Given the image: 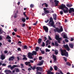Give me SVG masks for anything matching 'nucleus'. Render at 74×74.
<instances>
[{"mask_svg": "<svg viewBox=\"0 0 74 74\" xmlns=\"http://www.w3.org/2000/svg\"><path fill=\"white\" fill-rule=\"evenodd\" d=\"M15 59V58H14V56H12L11 57H10L9 58V61H10L11 60H12V61L14 60V59Z\"/></svg>", "mask_w": 74, "mask_h": 74, "instance_id": "12", "label": "nucleus"}, {"mask_svg": "<svg viewBox=\"0 0 74 74\" xmlns=\"http://www.w3.org/2000/svg\"><path fill=\"white\" fill-rule=\"evenodd\" d=\"M29 62H30V63H34V61L33 60H30Z\"/></svg>", "mask_w": 74, "mask_h": 74, "instance_id": "43", "label": "nucleus"}, {"mask_svg": "<svg viewBox=\"0 0 74 74\" xmlns=\"http://www.w3.org/2000/svg\"><path fill=\"white\" fill-rule=\"evenodd\" d=\"M4 53H8V51L5 50L4 51Z\"/></svg>", "mask_w": 74, "mask_h": 74, "instance_id": "56", "label": "nucleus"}, {"mask_svg": "<svg viewBox=\"0 0 74 74\" xmlns=\"http://www.w3.org/2000/svg\"><path fill=\"white\" fill-rule=\"evenodd\" d=\"M54 25V22L53 21L52 22V23L50 24V25H51V26H53V25Z\"/></svg>", "mask_w": 74, "mask_h": 74, "instance_id": "42", "label": "nucleus"}, {"mask_svg": "<svg viewBox=\"0 0 74 74\" xmlns=\"http://www.w3.org/2000/svg\"><path fill=\"white\" fill-rule=\"evenodd\" d=\"M37 74H42V73H41L40 72H38Z\"/></svg>", "mask_w": 74, "mask_h": 74, "instance_id": "59", "label": "nucleus"}, {"mask_svg": "<svg viewBox=\"0 0 74 74\" xmlns=\"http://www.w3.org/2000/svg\"><path fill=\"white\" fill-rule=\"evenodd\" d=\"M31 68L33 70H34L36 69V66H34V67H32V66H31Z\"/></svg>", "mask_w": 74, "mask_h": 74, "instance_id": "28", "label": "nucleus"}, {"mask_svg": "<svg viewBox=\"0 0 74 74\" xmlns=\"http://www.w3.org/2000/svg\"><path fill=\"white\" fill-rule=\"evenodd\" d=\"M44 5H45L46 7H48V4H47L46 3H45Z\"/></svg>", "mask_w": 74, "mask_h": 74, "instance_id": "50", "label": "nucleus"}, {"mask_svg": "<svg viewBox=\"0 0 74 74\" xmlns=\"http://www.w3.org/2000/svg\"><path fill=\"white\" fill-rule=\"evenodd\" d=\"M16 72H19V69H18V68H17L16 70Z\"/></svg>", "mask_w": 74, "mask_h": 74, "instance_id": "41", "label": "nucleus"}, {"mask_svg": "<svg viewBox=\"0 0 74 74\" xmlns=\"http://www.w3.org/2000/svg\"><path fill=\"white\" fill-rule=\"evenodd\" d=\"M52 26L56 29H54V31L55 33H56V32L60 33V32H62L63 31V28H62V26H61V28L60 29L58 27L56 28L55 27V25H52Z\"/></svg>", "mask_w": 74, "mask_h": 74, "instance_id": "2", "label": "nucleus"}, {"mask_svg": "<svg viewBox=\"0 0 74 74\" xmlns=\"http://www.w3.org/2000/svg\"><path fill=\"white\" fill-rule=\"evenodd\" d=\"M55 52V54L56 55H58V52L57 51H56L55 50L54 51Z\"/></svg>", "mask_w": 74, "mask_h": 74, "instance_id": "44", "label": "nucleus"}, {"mask_svg": "<svg viewBox=\"0 0 74 74\" xmlns=\"http://www.w3.org/2000/svg\"><path fill=\"white\" fill-rule=\"evenodd\" d=\"M13 66L14 67V68H15V67H19V66L18 65H14Z\"/></svg>", "mask_w": 74, "mask_h": 74, "instance_id": "35", "label": "nucleus"}, {"mask_svg": "<svg viewBox=\"0 0 74 74\" xmlns=\"http://www.w3.org/2000/svg\"><path fill=\"white\" fill-rule=\"evenodd\" d=\"M21 20L23 22H26V19L25 18H22L21 19Z\"/></svg>", "mask_w": 74, "mask_h": 74, "instance_id": "26", "label": "nucleus"}, {"mask_svg": "<svg viewBox=\"0 0 74 74\" xmlns=\"http://www.w3.org/2000/svg\"><path fill=\"white\" fill-rule=\"evenodd\" d=\"M13 69H14V66H11V67H10V69H11V70H12Z\"/></svg>", "mask_w": 74, "mask_h": 74, "instance_id": "57", "label": "nucleus"}, {"mask_svg": "<svg viewBox=\"0 0 74 74\" xmlns=\"http://www.w3.org/2000/svg\"><path fill=\"white\" fill-rule=\"evenodd\" d=\"M16 17H17V15H16V14H15L14 16V18H16Z\"/></svg>", "mask_w": 74, "mask_h": 74, "instance_id": "53", "label": "nucleus"}, {"mask_svg": "<svg viewBox=\"0 0 74 74\" xmlns=\"http://www.w3.org/2000/svg\"><path fill=\"white\" fill-rule=\"evenodd\" d=\"M43 28L46 33H47L48 32V28L45 26H44L43 27Z\"/></svg>", "mask_w": 74, "mask_h": 74, "instance_id": "7", "label": "nucleus"}, {"mask_svg": "<svg viewBox=\"0 0 74 74\" xmlns=\"http://www.w3.org/2000/svg\"><path fill=\"white\" fill-rule=\"evenodd\" d=\"M60 14H61V15H63V11H60Z\"/></svg>", "mask_w": 74, "mask_h": 74, "instance_id": "52", "label": "nucleus"}, {"mask_svg": "<svg viewBox=\"0 0 74 74\" xmlns=\"http://www.w3.org/2000/svg\"><path fill=\"white\" fill-rule=\"evenodd\" d=\"M36 69L37 71H42V68L40 67H36Z\"/></svg>", "mask_w": 74, "mask_h": 74, "instance_id": "10", "label": "nucleus"}, {"mask_svg": "<svg viewBox=\"0 0 74 74\" xmlns=\"http://www.w3.org/2000/svg\"><path fill=\"white\" fill-rule=\"evenodd\" d=\"M53 22V18H52V17H51L49 18V24H50V23H51V22Z\"/></svg>", "mask_w": 74, "mask_h": 74, "instance_id": "19", "label": "nucleus"}, {"mask_svg": "<svg viewBox=\"0 0 74 74\" xmlns=\"http://www.w3.org/2000/svg\"><path fill=\"white\" fill-rule=\"evenodd\" d=\"M55 45L56 47H58V46H59V44H58V43L56 41L55 42Z\"/></svg>", "mask_w": 74, "mask_h": 74, "instance_id": "29", "label": "nucleus"}, {"mask_svg": "<svg viewBox=\"0 0 74 74\" xmlns=\"http://www.w3.org/2000/svg\"><path fill=\"white\" fill-rule=\"evenodd\" d=\"M66 6H67V7H71L73 6V4H68L66 5Z\"/></svg>", "mask_w": 74, "mask_h": 74, "instance_id": "20", "label": "nucleus"}, {"mask_svg": "<svg viewBox=\"0 0 74 74\" xmlns=\"http://www.w3.org/2000/svg\"><path fill=\"white\" fill-rule=\"evenodd\" d=\"M6 39H11V37L9 35H8L7 37H6Z\"/></svg>", "mask_w": 74, "mask_h": 74, "instance_id": "31", "label": "nucleus"}, {"mask_svg": "<svg viewBox=\"0 0 74 74\" xmlns=\"http://www.w3.org/2000/svg\"><path fill=\"white\" fill-rule=\"evenodd\" d=\"M60 51L61 52V54L62 56H69V53L68 52H67L66 50H63L62 48L60 49Z\"/></svg>", "mask_w": 74, "mask_h": 74, "instance_id": "3", "label": "nucleus"}, {"mask_svg": "<svg viewBox=\"0 0 74 74\" xmlns=\"http://www.w3.org/2000/svg\"><path fill=\"white\" fill-rule=\"evenodd\" d=\"M11 67V65H9V66H8V68H10Z\"/></svg>", "mask_w": 74, "mask_h": 74, "instance_id": "62", "label": "nucleus"}, {"mask_svg": "<svg viewBox=\"0 0 74 74\" xmlns=\"http://www.w3.org/2000/svg\"><path fill=\"white\" fill-rule=\"evenodd\" d=\"M37 55V52L36 51H33L32 53L29 52L28 53V56L29 59H33V56L36 55Z\"/></svg>", "mask_w": 74, "mask_h": 74, "instance_id": "4", "label": "nucleus"}, {"mask_svg": "<svg viewBox=\"0 0 74 74\" xmlns=\"http://www.w3.org/2000/svg\"><path fill=\"white\" fill-rule=\"evenodd\" d=\"M5 72H6V74H9V73H11V71L10 70H5Z\"/></svg>", "mask_w": 74, "mask_h": 74, "instance_id": "14", "label": "nucleus"}, {"mask_svg": "<svg viewBox=\"0 0 74 74\" xmlns=\"http://www.w3.org/2000/svg\"><path fill=\"white\" fill-rule=\"evenodd\" d=\"M34 5L32 4H31V5H30V8H33V7H34Z\"/></svg>", "mask_w": 74, "mask_h": 74, "instance_id": "38", "label": "nucleus"}, {"mask_svg": "<svg viewBox=\"0 0 74 74\" xmlns=\"http://www.w3.org/2000/svg\"><path fill=\"white\" fill-rule=\"evenodd\" d=\"M49 19L47 20V21H45V23H48V22H49Z\"/></svg>", "mask_w": 74, "mask_h": 74, "instance_id": "58", "label": "nucleus"}, {"mask_svg": "<svg viewBox=\"0 0 74 74\" xmlns=\"http://www.w3.org/2000/svg\"><path fill=\"white\" fill-rule=\"evenodd\" d=\"M13 30L14 31V32H17V29L16 28L14 29Z\"/></svg>", "mask_w": 74, "mask_h": 74, "instance_id": "54", "label": "nucleus"}, {"mask_svg": "<svg viewBox=\"0 0 74 74\" xmlns=\"http://www.w3.org/2000/svg\"><path fill=\"white\" fill-rule=\"evenodd\" d=\"M17 50L18 51H21V49L20 48H17Z\"/></svg>", "mask_w": 74, "mask_h": 74, "instance_id": "46", "label": "nucleus"}, {"mask_svg": "<svg viewBox=\"0 0 74 74\" xmlns=\"http://www.w3.org/2000/svg\"><path fill=\"white\" fill-rule=\"evenodd\" d=\"M42 42V39L40 38L38 39V43L39 44H41V43Z\"/></svg>", "mask_w": 74, "mask_h": 74, "instance_id": "17", "label": "nucleus"}, {"mask_svg": "<svg viewBox=\"0 0 74 74\" xmlns=\"http://www.w3.org/2000/svg\"><path fill=\"white\" fill-rule=\"evenodd\" d=\"M45 43L44 42H43L42 43V45H41V46L43 47H45Z\"/></svg>", "mask_w": 74, "mask_h": 74, "instance_id": "34", "label": "nucleus"}, {"mask_svg": "<svg viewBox=\"0 0 74 74\" xmlns=\"http://www.w3.org/2000/svg\"><path fill=\"white\" fill-rule=\"evenodd\" d=\"M42 56L39 57V60H42Z\"/></svg>", "mask_w": 74, "mask_h": 74, "instance_id": "45", "label": "nucleus"}, {"mask_svg": "<svg viewBox=\"0 0 74 74\" xmlns=\"http://www.w3.org/2000/svg\"><path fill=\"white\" fill-rule=\"evenodd\" d=\"M25 24H22V27H25Z\"/></svg>", "mask_w": 74, "mask_h": 74, "instance_id": "63", "label": "nucleus"}, {"mask_svg": "<svg viewBox=\"0 0 74 74\" xmlns=\"http://www.w3.org/2000/svg\"><path fill=\"white\" fill-rule=\"evenodd\" d=\"M51 45L53 46H54V45H55V43H54L53 42H52L51 43Z\"/></svg>", "mask_w": 74, "mask_h": 74, "instance_id": "61", "label": "nucleus"}, {"mask_svg": "<svg viewBox=\"0 0 74 74\" xmlns=\"http://www.w3.org/2000/svg\"><path fill=\"white\" fill-rule=\"evenodd\" d=\"M63 47L64 48H65L68 51H69L70 50V48H69V46H68V45H64Z\"/></svg>", "mask_w": 74, "mask_h": 74, "instance_id": "8", "label": "nucleus"}, {"mask_svg": "<svg viewBox=\"0 0 74 74\" xmlns=\"http://www.w3.org/2000/svg\"><path fill=\"white\" fill-rule=\"evenodd\" d=\"M21 69H23L24 68V66H24V65L23 64H21Z\"/></svg>", "mask_w": 74, "mask_h": 74, "instance_id": "32", "label": "nucleus"}, {"mask_svg": "<svg viewBox=\"0 0 74 74\" xmlns=\"http://www.w3.org/2000/svg\"><path fill=\"white\" fill-rule=\"evenodd\" d=\"M63 38H67V37L66 36V35L64 34L63 36Z\"/></svg>", "mask_w": 74, "mask_h": 74, "instance_id": "36", "label": "nucleus"}, {"mask_svg": "<svg viewBox=\"0 0 74 74\" xmlns=\"http://www.w3.org/2000/svg\"><path fill=\"white\" fill-rule=\"evenodd\" d=\"M40 49V48H39V47H36V51H38V49Z\"/></svg>", "mask_w": 74, "mask_h": 74, "instance_id": "33", "label": "nucleus"}, {"mask_svg": "<svg viewBox=\"0 0 74 74\" xmlns=\"http://www.w3.org/2000/svg\"><path fill=\"white\" fill-rule=\"evenodd\" d=\"M47 74H51V71L49 70L48 71H47Z\"/></svg>", "mask_w": 74, "mask_h": 74, "instance_id": "37", "label": "nucleus"}, {"mask_svg": "<svg viewBox=\"0 0 74 74\" xmlns=\"http://www.w3.org/2000/svg\"><path fill=\"white\" fill-rule=\"evenodd\" d=\"M49 42V40H47L46 42V43H48V42Z\"/></svg>", "mask_w": 74, "mask_h": 74, "instance_id": "64", "label": "nucleus"}, {"mask_svg": "<svg viewBox=\"0 0 74 74\" xmlns=\"http://www.w3.org/2000/svg\"><path fill=\"white\" fill-rule=\"evenodd\" d=\"M41 62H40L39 63L37 64V66H42V64H43V63L44 62V60H41Z\"/></svg>", "mask_w": 74, "mask_h": 74, "instance_id": "15", "label": "nucleus"}, {"mask_svg": "<svg viewBox=\"0 0 74 74\" xmlns=\"http://www.w3.org/2000/svg\"><path fill=\"white\" fill-rule=\"evenodd\" d=\"M69 46L71 48H73L74 47V45L72 43H70L69 45Z\"/></svg>", "mask_w": 74, "mask_h": 74, "instance_id": "22", "label": "nucleus"}, {"mask_svg": "<svg viewBox=\"0 0 74 74\" xmlns=\"http://www.w3.org/2000/svg\"><path fill=\"white\" fill-rule=\"evenodd\" d=\"M1 60H4V59H5V57L4 55L2 54L1 56Z\"/></svg>", "mask_w": 74, "mask_h": 74, "instance_id": "13", "label": "nucleus"}, {"mask_svg": "<svg viewBox=\"0 0 74 74\" xmlns=\"http://www.w3.org/2000/svg\"><path fill=\"white\" fill-rule=\"evenodd\" d=\"M53 59H54V62H55L56 61V56L54 54L53 55Z\"/></svg>", "mask_w": 74, "mask_h": 74, "instance_id": "11", "label": "nucleus"}, {"mask_svg": "<svg viewBox=\"0 0 74 74\" xmlns=\"http://www.w3.org/2000/svg\"><path fill=\"white\" fill-rule=\"evenodd\" d=\"M30 64V62H25V64L27 66V65H28V64Z\"/></svg>", "mask_w": 74, "mask_h": 74, "instance_id": "30", "label": "nucleus"}, {"mask_svg": "<svg viewBox=\"0 0 74 74\" xmlns=\"http://www.w3.org/2000/svg\"><path fill=\"white\" fill-rule=\"evenodd\" d=\"M53 18L54 20H56V17L57 16L56 14H53Z\"/></svg>", "mask_w": 74, "mask_h": 74, "instance_id": "18", "label": "nucleus"}, {"mask_svg": "<svg viewBox=\"0 0 74 74\" xmlns=\"http://www.w3.org/2000/svg\"><path fill=\"white\" fill-rule=\"evenodd\" d=\"M4 33L5 34H6V33H5V32H3V31L2 30V29H0V34H2V33Z\"/></svg>", "mask_w": 74, "mask_h": 74, "instance_id": "23", "label": "nucleus"}, {"mask_svg": "<svg viewBox=\"0 0 74 74\" xmlns=\"http://www.w3.org/2000/svg\"><path fill=\"white\" fill-rule=\"evenodd\" d=\"M66 65H67V66H71V65L70 63L69 62H66Z\"/></svg>", "mask_w": 74, "mask_h": 74, "instance_id": "27", "label": "nucleus"}, {"mask_svg": "<svg viewBox=\"0 0 74 74\" xmlns=\"http://www.w3.org/2000/svg\"><path fill=\"white\" fill-rule=\"evenodd\" d=\"M23 49H22L23 50H24V49H27V47L26 45H25L23 47Z\"/></svg>", "mask_w": 74, "mask_h": 74, "instance_id": "24", "label": "nucleus"}, {"mask_svg": "<svg viewBox=\"0 0 74 74\" xmlns=\"http://www.w3.org/2000/svg\"><path fill=\"white\" fill-rule=\"evenodd\" d=\"M54 2L55 3V6H58V3H59V1H57V0H55L54 1Z\"/></svg>", "mask_w": 74, "mask_h": 74, "instance_id": "16", "label": "nucleus"}, {"mask_svg": "<svg viewBox=\"0 0 74 74\" xmlns=\"http://www.w3.org/2000/svg\"><path fill=\"white\" fill-rule=\"evenodd\" d=\"M54 68L55 70L56 71H57V70H58V66H57L55 65L54 66Z\"/></svg>", "mask_w": 74, "mask_h": 74, "instance_id": "25", "label": "nucleus"}, {"mask_svg": "<svg viewBox=\"0 0 74 74\" xmlns=\"http://www.w3.org/2000/svg\"><path fill=\"white\" fill-rule=\"evenodd\" d=\"M48 37L49 40H52V38H51V37H50L49 36H48Z\"/></svg>", "mask_w": 74, "mask_h": 74, "instance_id": "51", "label": "nucleus"}, {"mask_svg": "<svg viewBox=\"0 0 74 74\" xmlns=\"http://www.w3.org/2000/svg\"><path fill=\"white\" fill-rule=\"evenodd\" d=\"M63 58L64 59V60H65V62H67V58L64 57H63Z\"/></svg>", "mask_w": 74, "mask_h": 74, "instance_id": "48", "label": "nucleus"}, {"mask_svg": "<svg viewBox=\"0 0 74 74\" xmlns=\"http://www.w3.org/2000/svg\"><path fill=\"white\" fill-rule=\"evenodd\" d=\"M50 71H52L53 70V68L51 66H50Z\"/></svg>", "mask_w": 74, "mask_h": 74, "instance_id": "55", "label": "nucleus"}, {"mask_svg": "<svg viewBox=\"0 0 74 74\" xmlns=\"http://www.w3.org/2000/svg\"><path fill=\"white\" fill-rule=\"evenodd\" d=\"M40 51L42 54H44L45 53V51H44L41 50Z\"/></svg>", "mask_w": 74, "mask_h": 74, "instance_id": "39", "label": "nucleus"}, {"mask_svg": "<svg viewBox=\"0 0 74 74\" xmlns=\"http://www.w3.org/2000/svg\"><path fill=\"white\" fill-rule=\"evenodd\" d=\"M23 57H24V58H23V60H27V58L26 57L25 55H23Z\"/></svg>", "mask_w": 74, "mask_h": 74, "instance_id": "21", "label": "nucleus"}, {"mask_svg": "<svg viewBox=\"0 0 74 74\" xmlns=\"http://www.w3.org/2000/svg\"><path fill=\"white\" fill-rule=\"evenodd\" d=\"M26 12H23V14L26 17H27V16L26 15Z\"/></svg>", "mask_w": 74, "mask_h": 74, "instance_id": "47", "label": "nucleus"}, {"mask_svg": "<svg viewBox=\"0 0 74 74\" xmlns=\"http://www.w3.org/2000/svg\"><path fill=\"white\" fill-rule=\"evenodd\" d=\"M43 10H44L43 12L45 14H47L49 13V11L48 10H47V8H43Z\"/></svg>", "mask_w": 74, "mask_h": 74, "instance_id": "6", "label": "nucleus"}, {"mask_svg": "<svg viewBox=\"0 0 74 74\" xmlns=\"http://www.w3.org/2000/svg\"><path fill=\"white\" fill-rule=\"evenodd\" d=\"M46 52H50V50L48 49H46Z\"/></svg>", "mask_w": 74, "mask_h": 74, "instance_id": "40", "label": "nucleus"}, {"mask_svg": "<svg viewBox=\"0 0 74 74\" xmlns=\"http://www.w3.org/2000/svg\"><path fill=\"white\" fill-rule=\"evenodd\" d=\"M15 32H13L12 33V35L13 36H15Z\"/></svg>", "mask_w": 74, "mask_h": 74, "instance_id": "60", "label": "nucleus"}, {"mask_svg": "<svg viewBox=\"0 0 74 74\" xmlns=\"http://www.w3.org/2000/svg\"><path fill=\"white\" fill-rule=\"evenodd\" d=\"M55 38L56 40H58V43H60V40L62 39V38H60L59 36L58 35H56L55 36Z\"/></svg>", "mask_w": 74, "mask_h": 74, "instance_id": "5", "label": "nucleus"}, {"mask_svg": "<svg viewBox=\"0 0 74 74\" xmlns=\"http://www.w3.org/2000/svg\"><path fill=\"white\" fill-rule=\"evenodd\" d=\"M60 8L64 11V13H66L68 12V8L66 7L65 5L62 4L61 6H60Z\"/></svg>", "mask_w": 74, "mask_h": 74, "instance_id": "1", "label": "nucleus"}, {"mask_svg": "<svg viewBox=\"0 0 74 74\" xmlns=\"http://www.w3.org/2000/svg\"><path fill=\"white\" fill-rule=\"evenodd\" d=\"M74 12V9L73 8H70V9L69 10V14H71L72 12Z\"/></svg>", "mask_w": 74, "mask_h": 74, "instance_id": "9", "label": "nucleus"}, {"mask_svg": "<svg viewBox=\"0 0 74 74\" xmlns=\"http://www.w3.org/2000/svg\"><path fill=\"white\" fill-rule=\"evenodd\" d=\"M65 41L66 42H69V40H68V39H65Z\"/></svg>", "mask_w": 74, "mask_h": 74, "instance_id": "49", "label": "nucleus"}]
</instances>
